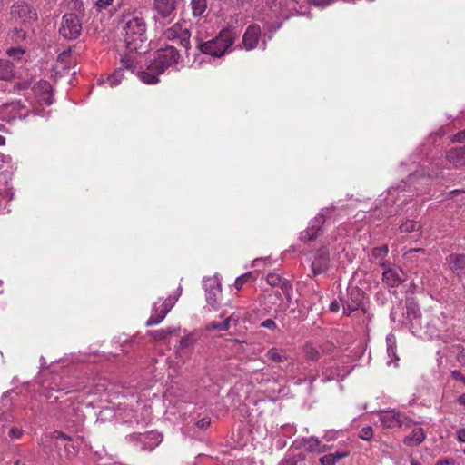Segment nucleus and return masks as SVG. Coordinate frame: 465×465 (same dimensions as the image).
<instances>
[{
    "label": "nucleus",
    "instance_id": "23",
    "mask_svg": "<svg viewBox=\"0 0 465 465\" xmlns=\"http://www.w3.org/2000/svg\"><path fill=\"white\" fill-rule=\"evenodd\" d=\"M294 445L305 451L316 452L318 447H320V440L318 438L312 436L296 440Z\"/></svg>",
    "mask_w": 465,
    "mask_h": 465
},
{
    "label": "nucleus",
    "instance_id": "52",
    "mask_svg": "<svg viewBox=\"0 0 465 465\" xmlns=\"http://www.w3.org/2000/svg\"><path fill=\"white\" fill-rule=\"evenodd\" d=\"M452 141L453 142H458V143H465V130L457 133L453 136Z\"/></svg>",
    "mask_w": 465,
    "mask_h": 465
},
{
    "label": "nucleus",
    "instance_id": "39",
    "mask_svg": "<svg viewBox=\"0 0 465 465\" xmlns=\"http://www.w3.org/2000/svg\"><path fill=\"white\" fill-rule=\"evenodd\" d=\"M134 67V60L132 56L126 55L121 58V67L122 70L126 69L133 72Z\"/></svg>",
    "mask_w": 465,
    "mask_h": 465
},
{
    "label": "nucleus",
    "instance_id": "38",
    "mask_svg": "<svg viewBox=\"0 0 465 465\" xmlns=\"http://www.w3.org/2000/svg\"><path fill=\"white\" fill-rule=\"evenodd\" d=\"M149 335L157 341H167L168 338L165 334V331L163 329L151 331L149 332Z\"/></svg>",
    "mask_w": 465,
    "mask_h": 465
},
{
    "label": "nucleus",
    "instance_id": "29",
    "mask_svg": "<svg viewBox=\"0 0 465 465\" xmlns=\"http://www.w3.org/2000/svg\"><path fill=\"white\" fill-rule=\"evenodd\" d=\"M14 76V66L8 60H0V80L8 81Z\"/></svg>",
    "mask_w": 465,
    "mask_h": 465
},
{
    "label": "nucleus",
    "instance_id": "50",
    "mask_svg": "<svg viewBox=\"0 0 465 465\" xmlns=\"http://www.w3.org/2000/svg\"><path fill=\"white\" fill-rule=\"evenodd\" d=\"M451 377L455 381H461L464 384V386H465V375L462 374L460 371H457V370L452 371H451Z\"/></svg>",
    "mask_w": 465,
    "mask_h": 465
},
{
    "label": "nucleus",
    "instance_id": "1",
    "mask_svg": "<svg viewBox=\"0 0 465 465\" xmlns=\"http://www.w3.org/2000/svg\"><path fill=\"white\" fill-rule=\"evenodd\" d=\"M125 47L130 52H139L147 41V25L137 10L124 11L119 22Z\"/></svg>",
    "mask_w": 465,
    "mask_h": 465
},
{
    "label": "nucleus",
    "instance_id": "28",
    "mask_svg": "<svg viewBox=\"0 0 465 465\" xmlns=\"http://www.w3.org/2000/svg\"><path fill=\"white\" fill-rule=\"evenodd\" d=\"M192 12L194 17L206 15L207 0H191Z\"/></svg>",
    "mask_w": 465,
    "mask_h": 465
},
{
    "label": "nucleus",
    "instance_id": "6",
    "mask_svg": "<svg viewBox=\"0 0 465 465\" xmlns=\"http://www.w3.org/2000/svg\"><path fill=\"white\" fill-rule=\"evenodd\" d=\"M380 420L386 428L404 427L411 428L416 422L410 417L396 410L382 411L380 413Z\"/></svg>",
    "mask_w": 465,
    "mask_h": 465
},
{
    "label": "nucleus",
    "instance_id": "19",
    "mask_svg": "<svg viewBox=\"0 0 465 465\" xmlns=\"http://www.w3.org/2000/svg\"><path fill=\"white\" fill-rule=\"evenodd\" d=\"M195 342L196 339L193 333L183 336L175 349L176 355L180 358L189 355L193 351Z\"/></svg>",
    "mask_w": 465,
    "mask_h": 465
},
{
    "label": "nucleus",
    "instance_id": "64",
    "mask_svg": "<svg viewBox=\"0 0 465 465\" xmlns=\"http://www.w3.org/2000/svg\"><path fill=\"white\" fill-rule=\"evenodd\" d=\"M440 174V172L439 171H433L432 173H428V176L430 178H435V177H438V175Z\"/></svg>",
    "mask_w": 465,
    "mask_h": 465
},
{
    "label": "nucleus",
    "instance_id": "18",
    "mask_svg": "<svg viewBox=\"0 0 465 465\" xmlns=\"http://www.w3.org/2000/svg\"><path fill=\"white\" fill-rule=\"evenodd\" d=\"M407 316L410 320L411 326L413 329V332L417 331V326H421L420 311L418 304L413 300H407L406 302Z\"/></svg>",
    "mask_w": 465,
    "mask_h": 465
},
{
    "label": "nucleus",
    "instance_id": "41",
    "mask_svg": "<svg viewBox=\"0 0 465 465\" xmlns=\"http://www.w3.org/2000/svg\"><path fill=\"white\" fill-rule=\"evenodd\" d=\"M252 277V272H246L236 278L234 286L237 290H241L243 284Z\"/></svg>",
    "mask_w": 465,
    "mask_h": 465
},
{
    "label": "nucleus",
    "instance_id": "54",
    "mask_svg": "<svg viewBox=\"0 0 465 465\" xmlns=\"http://www.w3.org/2000/svg\"><path fill=\"white\" fill-rule=\"evenodd\" d=\"M456 434H457V440L460 442H464L465 443V429L464 428L459 429L457 430Z\"/></svg>",
    "mask_w": 465,
    "mask_h": 465
},
{
    "label": "nucleus",
    "instance_id": "4",
    "mask_svg": "<svg viewBox=\"0 0 465 465\" xmlns=\"http://www.w3.org/2000/svg\"><path fill=\"white\" fill-rule=\"evenodd\" d=\"M267 7L269 9V16L272 20L275 19V22H267L270 29L275 32L282 26V22L278 20L288 19L297 10V2L295 0H267Z\"/></svg>",
    "mask_w": 465,
    "mask_h": 465
},
{
    "label": "nucleus",
    "instance_id": "59",
    "mask_svg": "<svg viewBox=\"0 0 465 465\" xmlns=\"http://www.w3.org/2000/svg\"><path fill=\"white\" fill-rule=\"evenodd\" d=\"M331 449V446H328V445H322V444L320 443V447H318V450H317V451H316V452H317V453H323V452H325V451H327V450H330Z\"/></svg>",
    "mask_w": 465,
    "mask_h": 465
},
{
    "label": "nucleus",
    "instance_id": "37",
    "mask_svg": "<svg viewBox=\"0 0 465 465\" xmlns=\"http://www.w3.org/2000/svg\"><path fill=\"white\" fill-rule=\"evenodd\" d=\"M404 186H405V183L402 182L397 187H390L388 189V196H387L388 203H391L395 202L394 195L396 193H398L399 192H402L404 190Z\"/></svg>",
    "mask_w": 465,
    "mask_h": 465
},
{
    "label": "nucleus",
    "instance_id": "45",
    "mask_svg": "<svg viewBox=\"0 0 465 465\" xmlns=\"http://www.w3.org/2000/svg\"><path fill=\"white\" fill-rule=\"evenodd\" d=\"M266 281L270 285L276 286L281 282V278L277 274L269 273L266 277Z\"/></svg>",
    "mask_w": 465,
    "mask_h": 465
},
{
    "label": "nucleus",
    "instance_id": "58",
    "mask_svg": "<svg viewBox=\"0 0 465 465\" xmlns=\"http://www.w3.org/2000/svg\"><path fill=\"white\" fill-rule=\"evenodd\" d=\"M435 465H454V460L450 459H446L443 460H439Z\"/></svg>",
    "mask_w": 465,
    "mask_h": 465
},
{
    "label": "nucleus",
    "instance_id": "13",
    "mask_svg": "<svg viewBox=\"0 0 465 465\" xmlns=\"http://www.w3.org/2000/svg\"><path fill=\"white\" fill-rule=\"evenodd\" d=\"M126 440H142L143 442V451H152L163 440V437L156 431H148L146 433H133L125 437Z\"/></svg>",
    "mask_w": 465,
    "mask_h": 465
},
{
    "label": "nucleus",
    "instance_id": "7",
    "mask_svg": "<svg viewBox=\"0 0 465 465\" xmlns=\"http://www.w3.org/2000/svg\"><path fill=\"white\" fill-rule=\"evenodd\" d=\"M311 274L309 276L316 277L327 272L330 268V252L327 247L320 249L311 253Z\"/></svg>",
    "mask_w": 465,
    "mask_h": 465
},
{
    "label": "nucleus",
    "instance_id": "55",
    "mask_svg": "<svg viewBox=\"0 0 465 465\" xmlns=\"http://www.w3.org/2000/svg\"><path fill=\"white\" fill-rule=\"evenodd\" d=\"M129 443H132L136 449L140 450H143V442L142 440H127Z\"/></svg>",
    "mask_w": 465,
    "mask_h": 465
},
{
    "label": "nucleus",
    "instance_id": "2",
    "mask_svg": "<svg viewBox=\"0 0 465 465\" xmlns=\"http://www.w3.org/2000/svg\"><path fill=\"white\" fill-rule=\"evenodd\" d=\"M239 36V32L234 27L222 29L219 34L208 40L203 41L196 38V47L203 54L220 58L233 50V45Z\"/></svg>",
    "mask_w": 465,
    "mask_h": 465
},
{
    "label": "nucleus",
    "instance_id": "10",
    "mask_svg": "<svg viewBox=\"0 0 465 465\" xmlns=\"http://www.w3.org/2000/svg\"><path fill=\"white\" fill-rule=\"evenodd\" d=\"M164 37L171 41H176L180 45L188 49L190 47L191 34L188 28L176 23L164 32Z\"/></svg>",
    "mask_w": 465,
    "mask_h": 465
},
{
    "label": "nucleus",
    "instance_id": "27",
    "mask_svg": "<svg viewBox=\"0 0 465 465\" xmlns=\"http://www.w3.org/2000/svg\"><path fill=\"white\" fill-rule=\"evenodd\" d=\"M386 344H387V354L391 361H388V364L394 363L397 365V361H399V357L396 354V338L393 334L390 333L386 337Z\"/></svg>",
    "mask_w": 465,
    "mask_h": 465
},
{
    "label": "nucleus",
    "instance_id": "22",
    "mask_svg": "<svg viewBox=\"0 0 465 465\" xmlns=\"http://www.w3.org/2000/svg\"><path fill=\"white\" fill-rule=\"evenodd\" d=\"M446 158L455 167L465 165V147H457L449 151Z\"/></svg>",
    "mask_w": 465,
    "mask_h": 465
},
{
    "label": "nucleus",
    "instance_id": "60",
    "mask_svg": "<svg viewBox=\"0 0 465 465\" xmlns=\"http://www.w3.org/2000/svg\"><path fill=\"white\" fill-rule=\"evenodd\" d=\"M228 319H232V325H237L238 324V322H239V319H240V316L235 314V313H232L231 314L230 316H228Z\"/></svg>",
    "mask_w": 465,
    "mask_h": 465
},
{
    "label": "nucleus",
    "instance_id": "25",
    "mask_svg": "<svg viewBox=\"0 0 465 465\" xmlns=\"http://www.w3.org/2000/svg\"><path fill=\"white\" fill-rule=\"evenodd\" d=\"M426 331L430 337L438 336V333L445 329V323L440 319V317H432L426 322Z\"/></svg>",
    "mask_w": 465,
    "mask_h": 465
},
{
    "label": "nucleus",
    "instance_id": "61",
    "mask_svg": "<svg viewBox=\"0 0 465 465\" xmlns=\"http://www.w3.org/2000/svg\"><path fill=\"white\" fill-rule=\"evenodd\" d=\"M70 55H71V53L69 51L68 52H63L62 54H59L58 59L60 61H64L66 58L70 57Z\"/></svg>",
    "mask_w": 465,
    "mask_h": 465
},
{
    "label": "nucleus",
    "instance_id": "16",
    "mask_svg": "<svg viewBox=\"0 0 465 465\" xmlns=\"http://www.w3.org/2000/svg\"><path fill=\"white\" fill-rule=\"evenodd\" d=\"M262 31L258 25H250L242 35V48L247 51L256 48L261 39Z\"/></svg>",
    "mask_w": 465,
    "mask_h": 465
},
{
    "label": "nucleus",
    "instance_id": "53",
    "mask_svg": "<svg viewBox=\"0 0 465 465\" xmlns=\"http://www.w3.org/2000/svg\"><path fill=\"white\" fill-rule=\"evenodd\" d=\"M163 330L165 331V334H166L167 338L169 339L173 335H176L177 332L179 331L180 328L168 327V328H165Z\"/></svg>",
    "mask_w": 465,
    "mask_h": 465
},
{
    "label": "nucleus",
    "instance_id": "3",
    "mask_svg": "<svg viewBox=\"0 0 465 465\" xmlns=\"http://www.w3.org/2000/svg\"><path fill=\"white\" fill-rule=\"evenodd\" d=\"M67 5L74 12L65 13L60 22L58 33L65 40L77 39L83 30V23L77 13L82 11L83 4L80 0H67Z\"/></svg>",
    "mask_w": 465,
    "mask_h": 465
},
{
    "label": "nucleus",
    "instance_id": "44",
    "mask_svg": "<svg viewBox=\"0 0 465 465\" xmlns=\"http://www.w3.org/2000/svg\"><path fill=\"white\" fill-rule=\"evenodd\" d=\"M23 434V430L21 429L12 427L8 430V436L13 440L20 439Z\"/></svg>",
    "mask_w": 465,
    "mask_h": 465
},
{
    "label": "nucleus",
    "instance_id": "34",
    "mask_svg": "<svg viewBox=\"0 0 465 465\" xmlns=\"http://www.w3.org/2000/svg\"><path fill=\"white\" fill-rule=\"evenodd\" d=\"M304 353L308 360L310 361H317L320 356V352L313 345L307 343L304 346Z\"/></svg>",
    "mask_w": 465,
    "mask_h": 465
},
{
    "label": "nucleus",
    "instance_id": "14",
    "mask_svg": "<svg viewBox=\"0 0 465 465\" xmlns=\"http://www.w3.org/2000/svg\"><path fill=\"white\" fill-rule=\"evenodd\" d=\"M33 92L39 104L45 105H51L53 104V88L49 82L40 80L33 86Z\"/></svg>",
    "mask_w": 465,
    "mask_h": 465
},
{
    "label": "nucleus",
    "instance_id": "15",
    "mask_svg": "<svg viewBox=\"0 0 465 465\" xmlns=\"http://www.w3.org/2000/svg\"><path fill=\"white\" fill-rule=\"evenodd\" d=\"M203 288L207 303L214 307L217 304L218 298L222 292L219 279L217 277L204 278Z\"/></svg>",
    "mask_w": 465,
    "mask_h": 465
},
{
    "label": "nucleus",
    "instance_id": "56",
    "mask_svg": "<svg viewBox=\"0 0 465 465\" xmlns=\"http://www.w3.org/2000/svg\"><path fill=\"white\" fill-rule=\"evenodd\" d=\"M329 309L332 312H337L340 310V303L337 301H333L330 304Z\"/></svg>",
    "mask_w": 465,
    "mask_h": 465
},
{
    "label": "nucleus",
    "instance_id": "35",
    "mask_svg": "<svg viewBox=\"0 0 465 465\" xmlns=\"http://www.w3.org/2000/svg\"><path fill=\"white\" fill-rule=\"evenodd\" d=\"M417 253L424 254L425 253V250L422 249V248H411V249H409L408 251H406L403 253V258L406 261H409L411 262H416L415 258H416V254Z\"/></svg>",
    "mask_w": 465,
    "mask_h": 465
},
{
    "label": "nucleus",
    "instance_id": "46",
    "mask_svg": "<svg viewBox=\"0 0 465 465\" xmlns=\"http://www.w3.org/2000/svg\"><path fill=\"white\" fill-rule=\"evenodd\" d=\"M210 425H211V419L208 417H204L196 422V426L201 430H206L210 427Z\"/></svg>",
    "mask_w": 465,
    "mask_h": 465
},
{
    "label": "nucleus",
    "instance_id": "62",
    "mask_svg": "<svg viewBox=\"0 0 465 465\" xmlns=\"http://www.w3.org/2000/svg\"><path fill=\"white\" fill-rule=\"evenodd\" d=\"M457 402L460 404V405H463L465 406V393L460 395L457 399Z\"/></svg>",
    "mask_w": 465,
    "mask_h": 465
},
{
    "label": "nucleus",
    "instance_id": "9",
    "mask_svg": "<svg viewBox=\"0 0 465 465\" xmlns=\"http://www.w3.org/2000/svg\"><path fill=\"white\" fill-rule=\"evenodd\" d=\"M177 300L178 296H169L166 300H164L162 302L160 306H158L157 302L153 303L152 314L145 323L146 326L159 324L174 306Z\"/></svg>",
    "mask_w": 465,
    "mask_h": 465
},
{
    "label": "nucleus",
    "instance_id": "43",
    "mask_svg": "<svg viewBox=\"0 0 465 465\" xmlns=\"http://www.w3.org/2000/svg\"><path fill=\"white\" fill-rule=\"evenodd\" d=\"M372 435H373L372 428L371 426H366L361 430L359 437L361 440H369L372 438Z\"/></svg>",
    "mask_w": 465,
    "mask_h": 465
},
{
    "label": "nucleus",
    "instance_id": "42",
    "mask_svg": "<svg viewBox=\"0 0 465 465\" xmlns=\"http://www.w3.org/2000/svg\"><path fill=\"white\" fill-rule=\"evenodd\" d=\"M388 251L389 250H388L387 245H383V246H381V247H375L371 251V255L374 258H383L384 256L387 255Z\"/></svg>",
    "mask_w": 465,
    "mask_h": 465
},
{
    "label": "nucleus",
    "instance_id": "33",
    "mask_svg": "<svg viewBox=\"0 0 465 465\" xmlns=\"http://www.w3.org/2000/svg\"><path fill=\"white\" fill-rule=\"evenodd\" d=\"M266 356L272 361L283 362L288 360V355L282 350L275 347L271 348L267 352Z\"/></svg>",
    "mask_w": 465,
    "mask_h": 465
},
{
    "label": "nucleus",
    "instance_id": "21",
    "mask_svg": "<svg viewBox=\"0 0 465 465\" xmlns=\"http://www.w3.org/2000/svg\"><path fill=\"white\" fill-rule=\"evenodd\" d=\"M425 438L426 436L423 429L417 427L414 428L411 432L404 438L403 443L408 447H416L421 444Z\"/></svg>",
    "mask_w": 465,
    "mask_h": 465
},
{
    "label": "nucleus",
    "instance_id": "57",
    "mask_svg": "<svg viewBox=\"0 0 465 465\" xmlns=\"http://www.w3.org/2000/svg\"><path fill=\"white\" fill-rule=\"evenodd\" d=\"M55 438L57 440H71V437L63 433V432H60V431H56L55 432Z\"/></svg>",
    "mask_w": 465,
    "mask_h": 465
},
{
    "label": "nucleus",
    "instance_id": "24",
    "mask_svg": "<svg viewBox=\"0 0 465 465\" xmlns=\"http://www.w3.org/2000/svg\"><path fill=\"white\" fill-rule=\"evenodd\" d=\"M14 16L21 18L23 21L30 19L35 15L30 5L25 3L14 5L11 8Z\"/></svg>",
    "mask_w": 465,
    "mask_h": 465
},
{
    "label": "nucleus",
    "instance_id": "51",
    "mask_svg": "<svg viewBox=\"0 0 465 465\" xmlns=\"http://www.w3.org/2000/svg\"><path fill=\"white\" fill-rule=\"evenodd\" d=\"M113 3V0H97L95 2V6L99 9V10H102V9H104L106 8L107 6H109L110 5H112Z\"/></svg>",
    "mask_w": 465,
    "mask_h": 465
},
{
    "label": "nucleus",
    "instance_id": "32",
    "mask_svg": "<svg viewBox=\"0 0 465 465\" xmlns=\"http://www.w3.org/2000/svg\"><path fill=\"white\" fill-rule=\"evenodd\" d=\"M232 325V319H228V317H226L222 322L216 321L211 322L206 328L208 331H225L229 330Z\"/></svg>",
    "mask_w": 465,
    "mask_h": 465
},
{
    "label": "nucleus",
    "instance_id": "8",
    "mask_svg": "<svg viewBox=\"0 0 465 465\" xmlns=\"http://www.w3.org/2000/svg\"><path fill=\"white\" fill-rule=\"evenodd\" d=\"M156 23L165 24L175 17V0H153Z\"/></svg>",
    "mask_w": 465,
    "mask_h": 465
},
{
    "label": "nucleus",
    "instance_id": "48",
    "mask_svg": "<svg viewBox=\"0 0 465 465\" xmlns=\"http://www.w3.org/2000/svg\"><path fill=\"white\" fill-rule=\"evenodd\" d=\"M24 53L25 51L21 48H12L7 51L9 56H13L17 59H20Z\"/></svg>",
    "mask_w": 465,
    "mask_h": 465
},
{
    "label": "nucleus",
    "instance_id": "20",
    "mask_svg": "<svg viewBox=\"0 0 465 465\" xmlns=\"http://www.w3.org/2000/svg\"><path fill=\"white\" fill-rule=\"evenodd\" d=\"M450 270L461 276L465 274V254H450L448 258Z\"/></svg>",
    "mask_w": 465,
    "mask_h": 465
},
{
    "label": "nucleus",
    "instance_id": "12",
    "mask_svg": "<svg viewBox=\"0 0 465 465\" xmlns=\"http://www.w3.org/2000/svg\"><path fill=\"white\" fill-rule=\"evenodd\" d=\"M384 271L382 272V281L390 287H398L407 280V274L403 270L397 266L391 265L386 268L385 263H382Z\"/></svg>",
    "mask_w": 465,
    "mask_h": 465
},
{
    "label": "nucleus",
    "instance_id": "31",
    "mask_svg": "<svg viewBox=\"0 0 465 465\" xmlns=\"http://www.w3.org/2000/svg\"><path fill=\"white\" fill-rule=\"evenodd\" d=\"M349 371H346L344 373L340 372V368L337 366H331L327 368L323 373H322V381L326 382L329 381L335 380L337 378L341 377L342 379L348 374Z\"/></svg>",
    "mask_w": 465,
    "mask_h": 465
},
{
    "label": "nucleus",
    "instance_id": "63",
    "mask_svg": "<svg viewBox=\"0 0 465 465\" xmlns=\"http://www.w3.org/2000/svg\"><path fill=\"white\" fill-rule=\"evenodd\" d=\"M15 33L17 35V37L18 38H22V39H25V33L23 31V30H15Z\"/></svg>",
    "mask_w": 465,
    "mask_h": 465
},
{
    "label": "nucleus",
    "instance_id": "47",
    "mask_svg": "<svg viewBox=\"0 0 465 465\" xmlns=\"http://www.w3.org/2000/svg\"><path fill=\"white\" fill-rule=\"evenodd\" d=\"M261 326L263 327V328L269 329L271 331H274V330L277 329L276 322L273 320H272V319H267V320L263 321L261 323Z\"/></svg>",
    "mask_w": 465,
    "mask_h": 465
},
{
    "label": "nucleus",
    "instance_id": "11",
    "mask_svg": "<svg viewBox=\"0 0 465 465\" xmlns=\"http://www.w3.org/2000/svg\"><path fill=\"white\" fill-rule=\"evenodd\" d=\"M364 299V292L358 287H351L348 290V298L342 301L343 312L351 315L359 310Z\"/></svg>",
    "mask_w": 465,
    "mask_h": 465
},
{
    "label": "nucleus",
    "instance_id": "40",
    "mask_svg": "<svg viewBox=\"0 0 465 465\" xmlns=\"http://www.w3.org/2000/svg\"><path fill=\"white\" fill-rule=\"evenodd\" d=\"M418 223L413 220L406 221L400 227L401 232H411L417 230Z\"/></svg>",
    "mask_w": 465,
    "mask_h": 465
},
{
    "label": "nucleus",
    "instance_id": "17",
    "mask_svg": "<svg viewBox=\"0 0 465 465\" xmlns=\"http://www.w3.org/2000/svg\"><path fill=\"white\" fill-rule=\"evenodd\" d=\"M324 222L325 216L322 213L316 215L312 220H311L307 229L301 232L300 239L304 242L314 240L321 231V227Z\"/></svg>",
    "mask_w": 465,
    "mask_h": 465
},
{
    "label": "nucleus",
    "instance_id": "30",
    "mask_svg": "<svg viewBox=\"0 0 465 465\" xmlns=\"http://www.w3.org/2000/svg\"><path fill=\"white\" fill-rule=\"evenodd\" d=\"M162 73L153 72L147 67V71H141L138 74L140 80L146 84H155L159 82L158 75Z\"/></svg>",
    "mask_w": 465,
    "mask_h": 465
},
{
    "label": "nucleus",
    "instance_id": "36",
    "mask_svg": "<svg viewBox=\"0 0 465 465\" xmlns=\"http://www.w3.org/2000/svg\"><path fill=\"white\" fill-rule=\"evenodd\" d=\"M123 76L122 68H118L111 76L107 78V83L111 87L116 86L121 82Z\"/></svg>",
    "mask_w": 465,
    "mask_h": 465
},
{
    "label": "nucleus",
    "instance_id": "49",
    "mask_svg": "<svg viewBox=\"0 0 465 465\" xmlns=\"http://www.w3.org/2000/svg\"><path fill=\"white\" fill-rule=\"evenodd\" d=\"M313 5L325 7L332 4L335 0H309Z\"/></svg>",
    "mask_w": 465,
    "mask_h": 465
},
{
    "label": "nucleus",
    "instance_id": "5",
    "mask_svg": "<svg viewBox=\"0 0 465 465\" xmlns=\"http://www.w3.org/2000/svg\"><path fill=\"white\" fill-rule=\"evenodd\" d=\"M180 54L175 47L165 46L159 49L153 60L149 64L148 68L157 73H163L168 67L176 64Z\"/></svg>",
    "mask_w": 465,
    "mask_h": 465
},
{
    "label": "nucleus",
    "instance_id": "26",
    "mask_svg": "<svg viewBox=\"0 0 465 465\" xmlns=\"http://www.w3.org/2000/svg\"><path fill=\"white\" fill-rule=\"evenodd\" d=\"M349 451H336L320 458L322 465H336L338 461L349 456Z\"/></svg>",
    "mask_w": 465,
    "mask_h": 465
}]
</instances>
